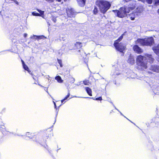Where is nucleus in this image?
Returning <instances> with one entry per match:
<instances>
[{
    "instance_id": "obj_22",
    "label": "nucleus",
    "mask_w": 159,
    "mask_h": 159,
    "mask_svg": "<svg viewBox=\"0 0 159 159\" xmlns=\"http://www.w3.org/2000/svg\"><path fill=\"white\" fill-rule=\"evenodd\" d=\"M32 13V15L34 16H40V15L39 13H36L35 12H33Z\"/></svg>"
},
{
    "instance_id": "obj_36",
    "label": "nucleus",
    "mask_w": 159,
    "mask_h": 159,
    "mask_svg": "<svg viewBox=\"0 0 159 159\" xmlns=\"http://www.w3.org/2000/svg\"><path fill=\"white\" fill-rule=\"evenodd\" d=\"M21 62H22L23 66H24V65H25L24 61L22 60H21Z\"/></svg>"
},
{
    "instance_id": "obj_5",
    "label": "nucleus",
    "mask_w": 159,
    "mask_h": 159,
    "mask_svg": "<svg viewBox=\"0 0 159 159\" xmlns=\"http://www.w3.org/2000/svg\"><path fill=\"white\" fill-rule=\"evenodd\" d=\"M117 45L119 46V47L120 48V49H121L120 50H118L116 47H115L117 51L120 52L124 53V51H125L126 48L125 44V43H117Z\"/></svg>"
},
{
    "instance_id": "obj_25",
    "label": "nucleus",
    "mask_w": 159,
    "mask_h": 159,
    "mask_svg": "<svg viewBox=\"0 0 159 159\" xmlns=\"http://www.w3.org/2000/svg\"><path fill=\"white\" fill-rule=\"evenodd\" d=\"M0 126H1L0 128L3 129H5V126L4 125V124L3 123H0Z\"/></svg>"
},
{
    "instance_id": "obj_42",
    "label": "nucleus",
    "mask_w": 159,
    "mask_h": 159,
    "mask_svg": "<svg viewBox=\"0 0 159 159\" xmlns=\"http://www.w3.org/2000/svg\"><path fill=\"white\" fill-rule=\"evenodd\" d=\"M157 12L159 14V9L158 10Z\"/></svg>"
},
{
    "instance_id": "obj_39",
    "label": "nucleus",
    "mask_w": 159,
    "mask_h": 159,
    "mask_svg": "<svg viewBox=\"0 0 159 159\" xmlns=\"http://www.w3.org/2000/svg\"><path fill=\"white\" fill-rule=\"evenodd\" d=\"M49 76L48 75L46 78L49 80Z\"/></svg>"
},
{
    "instance_id": "obj_35",
    "label": "nucleus",
    "mask_w": 159,
    "mask_h": 159,
    "mask_svg": "<svg viewBox=\"0 0 159 159\" xmlns=\"http://www.w3.org/2000/svg\"><path fill=\"white\" fill-rule=\"evenodd\" d=\"M26 136H28L29 137H30V136H29V133H26Z\"/></svg>"
},
{
    "instance_id": "obj_16",
    "label": "nucleus",
    "mask_w": 159,
    "mask_h": 159,
    "mask_svg": "<svg viewBox=\"0 0 159 159\" xmlns=\"http://www.w3.org/2000/svg\"><path fill=\"white\" fill-rule=\"evenodd\" d=\"M55 79L59 83H62L63 80L61 79V77L59 76H57L55 77Z\"/></svg>"
},
{
    "instance_id": "obj_3",
    "label": "nucleus",
    "mask_w": 159,
    "mask_h": 159,
    "mask_svg": "<svg viewBox=\"0 0 159 159\" xmlns=\"http://www.w3.org/2000/svg\"><path fill=\"white\" fill-rule=\"evenodd\" d=\"M96 4L98 7L101 12L103 13H105L111 6L110 4L108 2L101 0H98Z\"/></svg>"
},
{
    "instance_id": "obj_33",
    "label": "nucleus",
    "mask_w": 159,
    "mask_h": 159,
    "mask_svg": "<svg viewBox=\"0 0 159 159\" xmlns=\"http://www.w3.org/2000/svg\"><path fill=\"white\" fill-rule=\"evenodd\" d=\"M114 107H115V109H116V110H117L119 112H120V114L121 115H122V116H124V115H123V114L122 113H121V112L120 111H119L118 109H117L116 107H115V106H114Z\"/></svg>"
},
{
    "instance_id": "obj_30",
    "label": "nucleus",
    "mask_w": 159,
    "mask_h": 159,
    "mask_svg": "<svg viewBox=\"0 0 159 159\" xmlns=\"http://www.w3.org/2000/svg\"><path fill=\"white\" fill-rule=\"evenodd\" d=\"M58 63L60 65V66L61 67H62V64H61V61L60 60H58Z\"/></svg>"
},
{
    "instance_id": "obj_17",
    "label": "nucleus",
    "mask_w": 159,
    "mask_h": 159,
    "mask_svg": "<svg viewBox=\"0 0 159 159\" xmlns=\"http://www.w3.org/2000/svg\"><path fill=\"white\" fill-rule=\"evenodd\" d=\"M23 66V67L24 69L25 70L27 71L30 74H31V71L30 70L28 67L25 64Z\"/></svg>"
},
{
    "instance_id": "obj_20",
    "label": "nucleus",
    "mask_w": 159,
    "mask_h": 159,
    "mask_svg": "<svg viewBox=\"0 0 159 159\" xmlns=\"http://www.w3.org/2000/svg\"><path fill=\"white\" fill-rule=\"evenodd\" d=\"M75 45L78 48H80L82 47L81 43L79 42H77L75 43Z\"/></svg>"
},
{
    "instance_id": "obj_2",
    "label": "nucleus",
    "mask_w": 159,
    "mask_h": 159,
    "mask_svg": "<svg viewBox=\"0 0 159 159\" xmlns=\"http://www.w3.org/2000/svg\"><path fill=\"white\" fill-rule=\"evenodd\" d=\"M132 7L128 5V6L122 7L119 10H113L115 15L120 18H122L126 16L130 10L134 9L135 7V2L133 1Z\"/></svg>"
},
{
    "instance_id": "obj_6",
    "label": "nucleus",
    "mask_w": 159,
    "mask_h": 159,
    "mask_svg": "<svg viewBox=\"0 0 159 159\" xmlns=\"http://www.w3.org/2000/svg\"><path fill=\"white\" fill-rule=\"evenodd\" d=\"M152 49L154 52L157 55V60L159 62V44L153 47Z\"/></svg>"
},
{
    "instance_id": "obj_41",
    "label": "nucleus",
    "mask_w": 159,
    "mask_h": 159,
    "mask_svg": "<svg viewBox=\"0 0 159 159\" xmlns=\"http://www.w3.org/2000/svg\"><path fill=\"white\" fill-rule=\"evenodd\" d=\"M50 96L51 97V98L53 100H54V99H53V98H52V97L51 96V95H50Z\"/></svg>"
},
{
    "instance_id": "obj_29",
    "label": "nucleus",
    "mask_w": 159,
    "mask_h": 159,
    "mask_svg": "<svg viewBox=\"0 0 159 159\" xmlns=\"http://www.w3.org/2000/svg\"><path fill=\"white\" fill-rule=\"evenodd\" d=\"M52 20L54 22H56V17H52Z\"/></svg>"
},
{
    "instance_id": "obj_4",
    "label": "nucleus",
    "mask_w": 159,
    "mask_h": 159,
    "mask_svg": "<svg viewBox=\"0 0 159 159\" xmlns=\"http://www.w3.org/2000/svg\"><path fill=\"white\" fill-rule=\"evenodd\" d=\"M154 43V40L152 37L145 38L144 39H139L135 42L136 44L143 46H151Z\"/></svg>"
},
{
    "instance_id": "obj_14",
    "label": "nucleus",
    "mask_w": 159,
    "mask_h": 159,
    "mask_svg": "<svg viewBox=\"0 0 159 159\" xmlns=\"http://www.w3.org/2000/svg\"><path fill=\"white\" fill-rule=\"evenodd\" d=\"M143 11V8L142 7H137L136 10L135 11H134L136 12V13L138 14V15H139V14L142 12Z\"/></svg>"
},
{
    "instance_id": "obj_37",
    "label": "nucleus",
    "mask_w": 159,
    "mask_h": 159,
    "mask_svg": "<svg viewBox=\"0 0 159 159\" xmlns=\"http://www.w3.org/2000/svg\"><path fill=\"white\" fill-rule=\"evenodd\" d=\"M53 102L54 103V105L55 107V108H56V103H55V102L54 101H53Z\"/></svg>"
},
{
    "instance_id": "obj_11",
    "label": "nucleus",
    "mask_w": 159,
    "mask_h": 159,
    "mask_svg": "<svg viewBox=\"0 0 159 159\" xmlns=\"http://www.w3.org/2000/svg\"><path fill=\"white\" fill-rule=\"evenodd\" d=\"M150 69L154 72L159 73V66H152Z\"/></svg>"
},
{
    "instance_id": "obj_31",
    "label": "nucleus",
    "mask_w": 159,
    "mask_h": 159,
    "mask_svg": "<svg viewBox=\"0 0 159 159\" xmlns=\"http://www.w3.org/2000/svg\"><path fill=\"white\" fill-rule=\"evenodd\" d=\"M95 100H102V98L101 97H100L99 98H96Z\"/></svg>"
},
{
    "instance_id": "obj_15",
    "label": "nucleus",
    "mask_w": 159,
    "mask_h": 159,
    "mask_svg": "<svg viewBox=\"0 0 159 159\" xmlns=\"http://www.w3.org/2000/svg\"><path fill=\"white\" fill-rule=\"evenodd\" d=\"M85 89L88 94L90 96H92V90L91 89L88 87H86Z\"/></svg>"
},
{
    "instance_id": "obj_9",
    "label": "nucleus",
    "mask_w": 159,
    "mask_h": 159,
    "mask_svg": "<svg viewBox=\"0 0 159 159\" xmlns=\"http://www.w3.org/2000/svg\"><path fill=\"white\" fill-rule=\"evenodd\" d=\"M134 51L138 53H141L143 52V50L138 45H135L133 47Z\"/></svg>"
},
{
    "instance_id": "obj_19",
    "label": "nucleus",
    "mask_w": 159,
    "mask_h": 159,
    "mask_svg": "<svg viewBox=\"0 0 159 159\" xmlns=\"http://www.w3.org/2000/svg\"><path fill=\"white\" fill-rule=\"evenodd\" d=\"M37 11L39 12L40 16L42 17L43 18H44L43 17V14L44 13V11H42L41 10H39V9H37Z\"/></svg>"
},
{
    "instance_id": "obj_24",
    "label": "nucleus",
    "mask_w": 159,
    "mask_h": 159,
    "mask_svg": "<svg viewBox=\"0 0 159 159\" xmlns=\"http://www.w3.org/2000/svg\"><path fill=\"white\" fill-rule=\"evenodd\" d=\"M43 38H46L43 35L41 36H37V40H39V39H43Z\"/></svg>"
},
{
    "instance_id": "obj_10",
    "label": "nucleus",
    "mask_w": 159,
    "mask_h": 159,
    "mask_svg": "<svg viewBox=\"0 0 159 159\" xmlns=\"http://www.w3.org/2000/svg\"><path fill=\"white\" fill-rule=\"evenodd\" d=\"M127 62L131 65L134 64L135 63V60L133 56L130 55L127 60Z\"/></svg>"
},
{
    "instance_id": "obj_44",
    "label": "nucleus",
    "mask_w": 159,
    "mask_h": 159,
    "mask_svg": "<svg viewBox=\"0 0 159 159\" xmlns=\"http://www.w3.org/2000/svg\"><path fill=\"white\" fill-rule=\"evenodd\" d=\"M48 93V91H46Z\"/></svg>"
},
{
    "instance_id": "obj_8",
    "label": "nucleus",
    "mask_w": 159,
    "mask_h": 159,
    "mask_svg": "<svg viewBox=\"0 0 159 159\" xmlns=\"http://www.w3.org/2000/svg\"><path fill=\"white\" fill-rule=\"evenodd\" d=\"M66 13L69 17H73L74 13V10L72 8H68L66 9Z\"/></svg>"
},
{
    "instance_id": "obj_43",
    "label": "nucleus",
    "mask_w": 159,
    "mask_h": 159,
    "mask_svg": "<svg viewBox=\"0 0 159 159\" xmlns=\"http://www.w3.org/2000/svg\"><path fill=\"white\" fill-rule=\"evenodd\" d=\"M92 98L94 100V99L93 98Z\"/></svg>"
},
{
    "instance_id": "obj_32",
    "label": "nucleus",
    "mask_w": 159,
    "mask_h": 159,
    "mask_svg": "<svg viewBox=\"0 0 159 159\" xmlns=\"http://www.w3.org/2000/svg\"><path fill=\"white\" fill-rule=\"evenodd\" d=\"M46 1L48 2H53L54 0H45Z\"/></svg>"
},
{
    "instance_id": "obj_23",
    "label": "nucleus",
    "mask_w": 159,
    "mask_h": 159,
    "mask_svg": "<svg viewBox=\"0 0 159 159\" xmlns=\"http://www.w3.org/2000/svg\"><path fill=\"white\" fill-rule=\"evenodd\" d=\"M83 83L85 85H89V82L88 80H85L83 81Z\"/></svg>"
},
{
    "instance_id": "obj_26",
    "label": "nucleus",
    "mask_w": 159,
    "mask_h": 159,
    "mask_svg": "<svg viewBox=\"0 0 159 159\" xmlns=\"http://www.w3.org/2000/svg\"><path fill=\"white\" fill-rule=\"evenodd\" d=\"M30 38L36 40L37 39V36L33 35L31 36Z\"/></svg>"
},
{
    "instance_id": "obj_18",
    "label": "nucleus",
    "mask_w": 159,
    "mask_h": 159,
    "mask_svg": "<svg viewBox=\"0 0 159 159\" xmlns=\"http://www.w3.org/2000/svg\"><path fill=\"white\" fill-rule=\"evenodd\" d=\"M123 1L124 2H130V4H129V5H129V6H130L131 7H132V5H133V2H132L133 1L134 2H135V5L136 4L135 1H132V0H123Z\"/></svg>"
},
{
    "instance_id": "obj_28",
    "label": "nucleus",
    "mask_w": 159,
    "mask_h": 159,
    "mask_svg": "<svg viewBox=\"0 0 159 159\" xmlns=\"http://www.w3.org/2000/svg\"><path fill=\"white\" fill-rule=\"evenodd\" d=\"M155 4L156 6L159 5V0H155Z\"/></svg>"
},
{
    "instance_id": "obj_38",
    "label": "nucleus",
    "mask_w": 159,
    "mask_h": 159,
    "mask_svg": "<svg viewBox=\"0 0 159 159\" xmlns=\"http://www.w3.org/2000/svg\"><path fill=\"white\" fill-rule=\"evenodd\" d=\"M61 0H56V1H57L59 2H61Z\"/></svg>"
},
{
    "instance_id": "obj_13",
    "label": "nucleus",
    "mask_w": 159,
    "mask_h": 159,
    "mask_svg": "<svg viewBox=\"0 0 159 159\" xmlns=\"http://www.w3.org/2000/svg\"><path fill=\"white\" fill-rule=\"evenodd\" d=\"M79 5L81 7H83L85 4L86 0H76Z\"/></svg>"
},
{
    "instance_id": "obj_21",
    "label": "nucleus",
    "mask_w": 159,
    "mask_h": 159,
    "mask_svg": "<svg viewBox=\"0 0 159 159\" xmlns=\"http://www.w3.org/2000/svg\"><path fill=\"white\" fill-rule=\"evenodd\" d=\"M70 93L69 92H68V94L66 96V97L65 98L61 100V103H62L65 100L67 99V98L70 96Z\"/></svg>"
},
{
    "instance_id": "obj_40",
    "label": "nucleus",
    "mask_w": 159,
    "mask_h": 159,
    "mask_svg": "<svg viewBox=\"0 0 159 159\" xmlns=\"http://www.w3.org/2000/svg\"><path fill=\"white\" fill-rule=\"evenodd\" d=\"M39 85H40V86H41V87H43V88L44 87L43 86H42V85H40V84H39Z\"/></svg>"
},
{
    "instance_id": "obj_1",
    "label": "nucleus",
    "mask_w": 159,
    "mask_h": 159,
    "mask_svg": "<svg viewBox=\"0 0 159 159\" xmlns=\"http://www.w3.org/2000/svg\"><path fill=\"white\" fill-rule=\"evenodd\" d=\"M154 59L152 55L146 54L144 56H138L136 58V62L138 68L141 70H145L148 67V62L151 63Z\"/></svg>"
},
{
    "instance_id": "obj_34",
    "label": "nucleus",
    "mask_w": 159,
    "mask_h": 159,
    "mask_svg": "<svg viewBox=\"0 0 159 159\" xmlns=\"http://www.w3.org/2000/svg\"><path fill=\"white\" fill-rule=\"evenodd\" d=\"M27 35V34L26 33H25L24 34V36L25 38H26Z\"/></svg>"
},
{
    "instance_id": "obj_7",
    "label": "nucleus",
    "mask_w": 159,
    "mask_h": 159,
    "mask_svg": "<svg viewBox=\"0 0 159 159\" xmlns=\"http://www.w3.org/2000/svg\"><path fill=\"white\" fill-rule=\"evenodd\" d=\"M123 35L124 34H122L120 36L118 39L115 41L114 44L115 47H116L118 50H120L121 49H120V48L119 47V46L117 45V43H119V42L122 40L123 38Z\"/></svg>"
},
{
    "instance_id": "obj_12",
    "label": "nucleus",
    "mask_w": 159,
    "mask_h": 159,
    "mask_svg": "<svg viewBox=\"0 0 159 159\" xmlns=\"http://www.w3.org/2000/svg\"><path fill=\"white\" fill-rule=\"evenodd\" d=\"M129 16L132 20H134L136 16H138V14L136 13V12H133L132 13L129 14Z\"/></svg>"
},
{
    "instance_id": "obj_27",
    "label": "nucleus",
    "mask_w": 159,
    "mask_h": 159,
    "mask_svg": "<svg viewBox=\"0 0 159 159\" xmlns=\"http://www.w3.org/2000/svg\"><path fill=\"white\" fill-rule=\"evenodd\" d=\"M98 11L97 8L95 7L93 10L94 13L95 14H96L98 13Z\"/></svg>"
}]
</instances>
